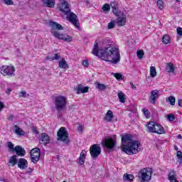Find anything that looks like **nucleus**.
I'll return each mask as SVG.
<instances>
[{"mask_svg":"<svg viewBox=\"0 0 182 182\" xmlns=\"http://www.w3.org/2000/svg\"><path fill=\"white\" fill-rule=\"evenodd\" d=\"M92 53L106 62L115 64L120 62V51L114 44H108L105 48H102L99 47L97 42L95 41Z\"/></svg>","mask_w":182,"mask_h":182,"instance_id":"obj_1","label":"nucleus"},{"mask_svg":"<svg viewBox=\"0 0 182 182\" xmlns=\"http://www.w3.org/2000/svg\"><path fill=\"white\" fill-rule=\"evenodd\" d=\"M122 136V151L132 156L137 154L139 150H141V144L138 140H133V135L124 134Z\"/></svg>","mask_w":182,"mask_h":182,"instance_id":"obj_2","label":"nucleus"},{"mask_svg":"<svg viewBox=\"0 0 182 182\" xmlns=\"http://www.w3.org/2000/svg\"><path fill=\"white\" fill-rule=\"evenodd\" d=\"M59 8L61 12H63L67 15V21L70 22V23L77 28L78 31H80V24L79 23L77 16L73 13H69L70 12V4L68 3L66 0H61Z\"/></svg>","mask_w":182,"mask_h":182,"instance_id":"obj_3","label":"nucleus"},{"mask_svg":"<svg viewBox=\"0 0 182 182\" xmlns=\"http://www.w3.org/2000/svg\"><path fill=\"white\" fill-rule=\"evenodd\" d=\"M49 25L52 28V31H51L52 34L57 39L64 41L65 42H72V41H73V38H72V36L66 34L60 33L59 32L54 30V29H58V31H62L63 29V27L62 26V25L54 21H50Z\"/></svg>","mask_w":182,"mask_h":182,"instance_id":"obj_4","label":"nucleus"},{"mask_svg":"<svg viewBox=\"0 0 182 182\" xmlns=\"http://www.w3.org/2000/svg\"><path fill=\"white\" fill-rule=\"evenodd\" d=\"M55 106L58 112H62L68 106V98L65 96L59 95L55 98Z\"/></svg>","mask_w":182,"mask_h":182,"instance_id":"obj_5","label":"nucleus"},{"mask_svg":"<svg viewBox=\"0 0 182 182\" xmlns=\"http://www.w3.org/2000/svg\"><path fill=\"white\" fill-rule=\"evenodd\" d=\"M153 169L151 168H145L139 171L138 177L141 182H149L151 180Z\"/></svg>","mask_w":182,"mask_h":182,"instance_id":"obj_6","label":"nucleus"},{"mask_svg":"<svg viewBox=\"0 0 182 182\" xmlns=\"http://www.w3.org/2000/svg\"><path fill=\"white\" fill-rule=\"evenodd\" d=\"M15 67L12 65H2L0 67V73L3 76H9L12 77L15 76Z\"/></svg>","mask_w":182,"mask_h":182,"instance_id":"obj_7","label":"nucleus"},{"mask_svg":"<svg viewBox=\"0 0 182 182\" xmlns=\"http://www.w3.org/2000/svg\"><path fill=\"white\" fill-rule=\"evenodd\" d=\"M102 144L104 147H107V149H114V146H116V135L105 139L102 141Z\"/></svg>","mask_w":182,"mask_h":182,"instance_id":"obj_8","label":"nucleus"},{"mask_svg":"<svg viewBox=\"0 0 182 182\" xmlns=\"http://www.w3.org/2000/svg\"><path fill=\"white\" fill-rule=\"evenodd\" d=\"M58 140L63 141V143H69V136L68 135V131L66 128L61 127L57 132Z\"/></svg>","mask_w":182,"mask_h":182,"instance_id":"obj_9","label":"nucleus"},{"mask_svg":"<svg viewBox=\"0 0 182 182\" xmlns=\"http://www.w3.org/2000/svg\"><path fill=\"white\" fill-rule=\"evenodd\" d=\"M115 16H117L116 19V23L118 26H124L127 22V18L126 17V14L124 11H121L117 14H115Z\"/></svg>","mask_w":182,"mask_h":182,"instance_id":"obj_10","label":"nucleus"},{"mask_svg":"<svg viewBox=\"0 0 182 182\" xmlns=\"http://www.w3.org/2000/svg\"><path fill=\"white\" fill-rule=\"evenodd\" d=\"M90 153L91 157H92L93 159L99 157V156H100V154L102 153V148L100 147V145L93 144L92 146H91L90 148Z\"/></svg>","mask_w":182,"mask_h":182,"instance_id":"obj_11","label":"nucleus"},{"mask_svg":"<svg viewBox=\"0 0 182 182\" xmlns=\"http://www.w3.org/2000/svg\"><path fill=\"white\" fill-rule=\"evenodd\" d=\"M31 158L33 163H38L41 159V149L39 148L33 149L31 151Z\"/></svg>","mask_w":182,"mask_h":182,"instance_id":"obj_12","label":"nucleus"},{"mask_svg":"<svg viewBox=\"0 0 182 182\" xmlns=\"http://www.w3.org/2000/svg\"><path fill=\"white\" fill-rule=\"evenodd\" d=\"M74 90L77 95L87 93L89 92V87H83V85L79 84L74 88Z\"/></svg>","mask_w":182,"mask_h":182,"instance_id":"obj_13","label":"nucleus"},{"mask_svg":"<svg viewBox=\"0 0 182 182\" xmlns=\"http://www.w3.org/2000/svg\"><path fill=\"white\" fill-rule=\"evenodd\" d=\"M159 92L158 90H154L151 92V95L149 97L150 103L152 105H154L156 103L159 96Z\"/></svg>","mask_w":182,"mask_h":182,"instance_id":"obj_14","label":"nucleus"},{"mask_svg":"<svg viewBox=\"0 0 182 182\" xmlns=\"http://www.w3.org/2000/svg\"><path fill=\"white\" fill-rule=\"evenodd\" d=\"M50 141V138L49 137V135L46 133H43L40 135V143L41 144H49V142Z\"/></svg>","mask_w":182,"mask_h":182,"instance_id":"obj_15","label":"nucleus"},{"mask_svg":"<svg viewBox=\"0 0 182 182\" xmlns=\"http://www.w3.org/2000/svg\"><path fill=\"white\" fill-rule=\"evenodd\" d=\"M152 133H156V134H164V133H166V131L164 130V127H163L161 124L156 123L155 128L154 129Z\"/></svg>","mask_w":182,"mask_h":182,"instance_id":"obj_16","label":"nucleus"},{"mask_svg":"<svg viewBox=\"0 0 182 182\" xmlns=\"http://www.w3.org/2000/svg\"><path fill=\"white\" fill-rule=\"evenodd\" d=\"M113 119H114V114H113V111L108 110L105 114L104 120L105 122H107L108 123H110L113 121Z\"/></svg>","mask_w":182,"mask_h":182,"instance_id":"obj_17","label":"nucleus"},{"mask_svg":"<svg viewBox=\"0 0 182 182\" xmlns=\"http://www.w3.org/2000/svg\"><path fill=\"white\" fill-rule=\"evenodd\" d=\"M14 151H16V155L20 157H23V156H25V154H26L25 149L22 148V146H15Z\"/></svg>","mask_w":182,"mask_h":182,"instance_id":"obj_18","label":"nucleus"},{"mask_svg":"<svg viewBox=\"0 0 182 182\" xmlns=\"http://www.w3.org/2000/svg\"><path fill=\"white\" fill-rule=\"evenodd\" d=\"M18 168H21V170H25L28 167V161L25 159H20L18 161L17 164Z\"/></svg>","mask_w":182,"mask_h":182,"instance_id":"obj_19","label":"nucleus"},{"mask_svg":"<svg viewBox=\"0 0 182 182\" xmlns=\"http://www.w3.org/2000/svg\"><path fill=\"white\" fill-rule=\"evenodd\" d=\"M166 70L167 73H174V72H176V66L173 63H167L166 65Z\"/></svg>","mask_w":182,"mask_h":182,"instance_id":"obj_20","label":"nucleus"},{"mask_svg":"<svg viewBox=\"0 0 182 182\" xmlns=\"http://www.w3.org/2000/svg\"><path fill=\"white\" fill-rule=\"evenodd\" d=\"M86 154H87V152L85 150H82L80 152V157L78 159V163L80 164V166H83V164H85V160H86Z\"/></svg>","mask_w":182,"mask_h":182,"instance_id":"obj_21","label":"nucleus"},{"mask_svg":"<svg viewBox=\"0 0 182 182\" xmlns=\"http://www.w3.org/2000/svg\"><path fill=\"white\" fill-rule=\"evenodd\" d=\"M110 6L111 8H112V12L114 15H117L120 12H123V11L119 9V6H117V3L116 2H111Z\"/></svg>","mask_w":182,"mask_h":182,"instance_id":"obj_22","label":"nucleus"},{"mask_svg":"<svg viewBox=\"0 0 182 182\" xmlns=\"http://www.w3.org/2000/svg\"><path fill=\"white\" fill-rule=\"evenodd\" d=\"M45 6L55 8V0H41Z\"/></svg>","mask_w":182,"mask_h":182,"instance_id":"obj_23","label":"nucleus"},{"mask_svg":"<svg viewBox=\"0 0 182 182\" xmlns=\"http://www.w3.org/2000/svg\"><path fill=\"white\" fill-rule=\"evenodd\" d=\"M14 133L17 134V136H25V131L21 127H18V125H14Z\"/></svg>","mask_w":182,"mask_h":182,"instance_id":"obj_24","label":"nucleus"},{"mask_svg":"<svg viewBox=\"0 0 182 182\" xmlns=\"http://www.w3.org/2000/svg\"><path fill=\"white\" fill-rule=\"evenodd\" d=\"M59 68L61 69H68L69 68V65H68V63H66V60L65 58H62L59 63Z\"/></svg>","mask_w":182,"mask_h":182,"instance_id":"obj_25","label":"nucleus"},{"mask_svg":"<svg viewBox=\"0 0 182 182\" xmlns=\"http://www.w3.org/2000/svg\"><path fill=\"white\" fill-rule=\"evenodd\" d=\"M9 163L12 166H16V164H18V156L16 155H14L11 157H10Z\"/></svg>","mask_w":182,"mask_h":182,"instance_id":"obj_26","label":"nucleus"},{"mask_svg":"<svg viewBox=\"0 0 182 182\" xmlns=\"http://www.w3.org/2000/svg\"><path fill=\"white\" fill-rule=\"evenodd\" d=\"M162 42L164 45H168L170 42H171V37L168 36V34H166L162 38Z\"/></svg>","mask_w":182,"mask_h":182,"instance_id":"obj_27","label":"nucleus"},{"mask_svg":"<svg viewBox=\"0 0 182 182\" xmlns=\"http://www.w3.org/2000/svg\"><path fill=\"white\" fill-rule=\"evenodd\" d=\"M123 179L124 181H133L134 180V176L129 173H124Z\"/></svg>","mask_w":182,"mask_h":182,"instance_id":"obj_28","label":"nucleus"},{"mask_svg":"<svg viewBox=\"0 0 182 182\" xmlns=\"http://www.w3.org/2000/svg\"><path fill=\"white\" fill-rule=\"evenodd\" d=\"M118 98L121 103L126 102V95H124L123 92H119L118 93Z\"/></svg>","mask_w":182,"mask_h":182,"instance_id":"obj_29","label":"nucleus"},{"mask_svg":"<svg viewBox=\"0 0 182 182\" xmlns=\"http://www.w3.org/2000/svg\"><path fill=\"white\" fill-rule=\"evenodd\" d=\"M155 127H156V122H150L147 124V128L149 132H150V133H153Z\"/></svg>","mask_w":182,"mask_h":182,"instance_id":"obj_30","label":"nucleus"},{"mask_svg":"<svg viewBox=\"0 0 182 182\" xmlns=\"http://www.w3.org/2000/svg\"><path fill=\"white\" fill-rule=\"evenodd\" d=\"M149 73L151 77H156L157 76V71L156 70V67L151 66L149 70Z\"/></svg>","mask_w":182,"mask_h":182,"instance_id":"obj_31","label":"nucleus"},{"mask_svg":"<svg viewBox=\"0 0 182 182\" xmlns=\"http://www.w3.org/2000/svg\"><path fill=\"white\" fill-rule=\"evenodd\" d=\"M96 88L98 89V90H106L107 89V86H106L104 84H101L100 82H95Z\"/></svg>","mask_w":182,"mask_h":182,"instance_id":"obj_32","label":"nucleus"},{"mask_svg":"<svg viewBox=\"0 0 182 182\" xmlns=\"http://www.w3.org/2000/svg\"><path fill=\"white\" fill-rule=\"evenodd\" d=\"M102 12H104V14H109V12H110V4H104L102 6Z\"/></svg>","mask_w":182,"mask_h":182,"instance_id":"obj_33","label":"nucleus"},{"mask_svg":"<svg viewBox=\"0 0 182 182\" xmlns=\"http://www.w3.org/2000/svg\"><path fill=\"white\" fill-rule=\"evenodd\" d=\"M156 6L158 7V9L160 11H163L164 9V2L163 0H158L156 2Z\"/></svg>","mask_w":182,"mask_h":182,"instance_id":"obj_34","label":"nucleus"},{"mask_svg":"<svg viewBox=\"0 0 182 182\" xmlns=\"http://www.w3.org/2000/svg\"><path fill=\"white\" fill-rule=\"evenodd\" d=\"M165 117L168 122H174L176 120V116L173 114H168L165 115Z\"/></svg>","mask_w":182,"mask_h":182,"instance_id":"obj_35","label":"nucleus"},{"mask_svg":"<svg viewBox=\"0 0 182 182\" xmlns=\"http://www.w3.org/2000/svg\"><path fill=\"white\" fill-rule=\"evenodd\" d=\"M112 75L117 80H123L124 79V75H122V73H112Z\"/></svg>","mask_w":182,"mask_h":182,"instance_id":"obj_36","label":"nucleus"},{"mask_svg":"<svg viewBox=\"0 0 182 182\" xmlns=\"http://www.w3.org/2000/svg\"><path fill=\"white\" fill-rule=\"evenodd\" d=\"M47 59H49V60H59L60 59V55L59 53H55L53 57H47Z\"/></svg>","mask_w":182,"mask_h":182,"instance_id":"obj_37","label":"nucleus"},{"mask_svg":"<svg viewBox=\"0 0 182 182\" xmlns=\"http://www.w3.org/2000/svg\"><path fill=\"white\" fill-rule=\"evenodd\" d=\"M167 102L170 103L171 106H174V105H176V97L170 96L168 97Z\"/></svg>","mask_w":182,"mask_h":182,"instance_id":"obj_38","label":"nucleus"},{"mask_svg":"<svg viewBox=\"0 0 182 182\" xmlns=\"http://www.w3.org/2000/svg\"><path fill=\"white\" fill-rule=\"evenodd\" d=\"M176 157L178 159L179 166L182 164V152L181 151H177L176 152Z\"/></svg>","mask_w":182,"mask_h":182,"instance_id":"obj_39","label":"nucleus"},{"mask_svg":"<svg viewBox=\"0 0 182 182\" xmlns=\"http://www.w3.org/2000/svg\"><path fill=\"white\" fill-rule=\"evenodd\" d=\"M136 55H137L138 58L143 59V56H144V51H143V50H139L136 52Z\"/></svg>","mask_w":182,"mask_h":182,"instance_id":"obj_40","label":"nucleus"},{"mask_svg":"<svg viewBox=\"0 0 182 182\" xmlns=\"http://www.w3.org/2000/svg\"><path fill=\"white\" fill-rule=\"evenodd\" d=\"M168 180L171 181H176V176H174V172L171 171L168 174Z\"/></svg>","mask_w":182,"mask_h":182,"instance_id":"obj_41","label":"nucleus"},{"mask_svg":"<svg viewBox=\"0 0 182 182\" xmlns=\"http://www.w3.org/2000/svg\"><path fill=\"white\" fill-rule=\"evenodd\" d=\"M142 112H143L144 116H146V119H149L150 118V112L149 111V109H143Z\"/></svg>","mask_w":182,"mask_h":182,"instance_id":"obj_42","label":"nucleus"},{"mask_svg":"<svg viewBox=\"0 0 182 182\" xmlns=\"http://www.w3.org/2000/svg\"><path fill=\"white\" fill-rule=\"evenodd\" d=\"M114 26H116V23L114 21H111V22L108 23L107 28L108 29H113Z\"/></svg>","mask_w":182,"mask_h":182,"instance_id":"obj_43","label":"nucleus"},{"mask_svg":"<svg viewBox=\"0 0 182 182\" xmlns=\"http://www.w3.org/2000/svg\"><path fill=\"white\" fill-rule=\"evenodd\" d=\"M7 146L10 149L11 151H15V146L12 142H8Z\"/></svg>","mask_w":182,"mask_h":182,"instance_id":"obj_44","label":"nucleus"},{"mask_svg":"<svg viewBox=\"0 0 182 182\" xmlns=\"http://www.w3.org/2000/svg\"><path fill=\"white\" fill-rule=\"evenodd\" d=\"M82 66L84 68H89V66H90L89 60H84L82 61Z\"/></svg>","mask_w":182,"mask_h":182,"instance_id":"obj_45","label":"nucleus"},{"mask_svg":"<svg viewBox=\"0 0 182 182\" xmlns=\"http://www.w3.org/2000/svg\"><path fill=\"white\" fill-rule=\"evenodd\" d=\"M6 5H14V1L12 0H2Z\"/></svg>","mask_w":182,"mask_h":182,"instance_id":"obj_46","label":"nucleus"},{"mask_svg":"<svg viewBox=\"0 0 182 182\" xmlns=\"http://www.w3.org/2000/svg\"><path fill=\"white\" fill-rule=\"evenodd\" d=\"M176 32L178 36H182V28L181 27H178L176 28Z\"/></svg>","mask_w":182,"mask_h":182,"instance_id":"obj_47","label":"nucleus"},{"mask_svg":"<svg viewBox=\"0 0 182 182\" xmlns=\"http://www.w3.org/2000/svg\"><path fill=\"white\" fill-rule=\"evenodd\" d=\"M18 95L20 97H26V92L25 91L20 92Z\"/></svg>","mask_w":182,"mask_h":182,"instance_id":"obj_48","label":"nucleus"},{"mask_svg":"<svg viewBox=\"0 0 182 182\" xmlns=\"http://www.w3.org/2000/svg\"><path fill=\"white\" fill-rule=\"evenodd\" d=\"M4 107H5L4 102H0V112H1V110H2V109H4Z\"/></svg>","mask_w":182,"mask_h":182,"instance_id":"obj_49","label":"nucleus"},{"mask_svg":"<svg viewBox=\"0 0 182 182\" xmlns=\"http://www.w3.org/2000/svg\"><path fill=\"white\" fill-rule=\"evenodd\" d=\"M12 92V90L11 88H9L6 90V95H9Z\"/></svg>","mask_w":182,"mask_h":182,"instance_id":"obj_50","label":"nucleus"},{"mask_svg":"<svg viewBox=\"0 0 182 182\" xmlns=\"http://www.w3.org/2000/svg\"><path fill=\"white\" fill-rule=\"evenodd\" d=\"M32 130H33V132L34 133H36V134L38 133V129H36V127H32Z\"/></svg>","mask_w":182,"mask_h":182,"instance_id":"obj_51","label":"nucleus"},{"mask_svg":"<svg viewBox=\"0 0 182 182\" xmlns=\"http://www.w3.org/2000/svg\"><path fill=\"white\" fill-rule=\"evenodd\" d=\"M178 106H180L181 107H182V100H178Z\"/></svg>","mask_w":182,"mask_h":182,"instance_id":"obj_52","label":"nucleus"},{"mask_svg":"<svg viewBox=\"0 0 182 182\" xmlns=\"http://www.w3.org/2000/svg\"><path fill=\"white\" fill-rule=\"evenodd\" d=\"M78 130H79V132H82V130H83V126L79 125L78 126Z\"/></svg>","mask_w":182,"mask_h":182,"instance_id":"obj_53","label":"nucleus"},{"mask_svg":"<svg viewBox=\"0 0 182 182\" xmlns=\"http://www.w3.org/2000/svg\"><path fill=\"white\" fill-rule=\"evenodd\" d=\"M130 85H131V87H132V89H136V86H135L134 85H133L132 82H130Z\"/></svg>","mask_w":182,"mask_h":182,"instance_id":"obj_54","label":"nucleus"},{"mask_svg":"<svg viewBox=\"0 0 182 182\" xmlns=\"http://www.w3.org/2000/svg\"><path fill=\"white\" fill-rule=\"evenodd\" d=\"M9 120H14V115H10L9 117Z\"/></svg>","mask_w":182,"mask_h":182,"instance_id":"obj_55","label":"nucleus"},{"mask_svg":"<svg viewBox=\"0 0 182 182\" xmlns=\"http://www.w3.org/2000/svg\"><path fill=\"white\" fill-rule=\"evenodd\" d=\"M177 138H178V139H182L181 134H178V135L177 136Z\"/></svg>","mask_w":182,"mask_h":182,"instance_id":"obj_56","label":"nucleus"},{"mask_svg":"<svg viewBox=\"0 0 182 182\" xmlns=\"http://www.w3.org/2000/svg\"><path fill=\"white\" fill-rule=\"evenodd\" d=\"M174 149H175V150H176V151L178 150V147H177V146H174Z\"/></svg>","mask_w":182,"mask_h":182,"instance_id":"obj_57","label":"nucleus"},{"mask_svg":"<svg viewBox=\"0 0 182 182\" xmlns=\"http://www.w3.org/2000/svg\"><path fill=\"white\" fill-rule=\"evenodd\" d=\"M171 182H178V181L175 180V181H172Z\"/></svg>","mask_w":182,"mask_h":182,"instance_id":"obj_58","label":"nucleus"},{"mask_svg":"<svg viewBox=\"0 0 182 182\" xmlns=\"http://www.w3.org/2000/svg\"><path fill=\"white\" fill-rule=\"evenodd\" d=\"M30 173L32 172V169L29 168V171H28Z\"/></svg>","mask_w":182,"mask_h":182,"instance_id":"obj_59","label":"nucleus"},{"mask_svg":"<svg viewBox=\"0 0 182 182\" xmlns=\"http://www.w3.org/2000/svg\"><path fill=\"white\" fill-rule=\"evenodd\" d=\"M176 2L180 3V0H176Z\"/></svg>","mask_w":182,"mask_h":182,"instance_id":"obj_60","label":"nucleus"}]
</instances>
